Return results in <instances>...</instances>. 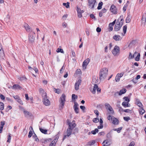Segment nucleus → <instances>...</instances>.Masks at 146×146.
Instances as JSON below:
<instances>
[{"label": "nucleus", "instance_id": "24", "mask_svg": "<svg viewBox=\"0 0 146 146\" xmlns=\"http://www.w3.org/2000/svg\"><path fill=\"white\" fill-rule=\"evenodd\" d=\"M122 105L124 107H129L130 106V104H129V102H123L122 104Z\"/></svg>", "mask_w": 146, "mask_h": 146}, {"label": "nucleus", "instance_id": "60", "mask_svg": "<svg viewBox=\"0 0 146 146\" xmlns=\"http://www.w3.org/2000/svg\"><path fill=\"white\" fill-rule=\"evenodd\" d=\"M135 143L134 142H131L129 146H134L135 145Z\"/></svg>", "mask_w": 146, "mask_h": 146}, {"label": "nucleus", "instance_id": "18", "mask_svg": "<svg viewBox=\"0 0 146 146\" xmlns=\"http://www.w3.org/2000/svg\"><path fill=\"white\" fill-rule=\"evenodd\" d=\"M98 87V86L97 84H94V86H93L92 89H91L90 90L92 93L93 94H95L96 93V91L97 90V89Z\"/></svg>", "mask_w": 146, "mask_h": 146}, {"label": "nucleus", "instance_id": "13", "mask_svg": "<svg viewBox=\"0 0 146 146\" xmlns=\"http://www.w3.org/2000/svg\"><path fill=\"white\" fill-rule=\"evenodd\" d=\"M39 92L41 94L42 98L45 97L47 96V94L44 90L42 88H40L39 89Z\"/></svg>", "mask_w": 146, "mask_h": 146}, {"label": "nucleus", "instance_id": "51", "mask_svg": "<svg viewBox=\"0 0 146 146\" xmlns=\"http://www.w3.org/2000/svg\"><path fill=\"white\" fill-rule=\"evenodd\" d=\"M122 129V128L121 127H120L118 128L117 129H115L114 130L117 131L118 133H119L120 132V131Z\"/></svg>", "mask_w": 146, "mask_h": 146}, {"label": "nucleus", "instance_id": "17", "mask_svg": "<svg viewBox=\"0 0 146 146\" xmlns=\"http://www.w3.org/2000/svg\"><path fill=\"white\" fill-rule=\"evenodd\" d=\"M141 20L142 23L145 25L146 21V13H144L143 14Z\"/></svg>", "mask_w": 146, "mask_h": 146}, {"label": "nucleus", "instance_id": "57", "mask_svg": "<svg viewBox=\"0 0 146 146\" xmlns=\"http://www.w3.org/2000/svg\"><path fill=\"white\" fill-rule=\"evenodd\" d=\"M96 81V79L95 78H93L92 80V83L94 85V84H96L95 83V81Z\"/></svg>", "mask_w": 146, "mask_h": 146}, {"label": "nucleus", "instance_id": "53", "mask_svg": "<svg viewBox=\"0 0 146 146\" xmlns=\"http://www.w3.org/2000/svg\"><path fill=\"white\" fill-rule=\"evenodd\" d=\"M32 135V131H30L29 133L28 137L29 138L31 137Z\"/></svg>", "mask_w": 146, "mask_h": 146}, {"label": "nucleus", "instance_id": "37", "mask_svg": "<svg viewBox=\"0 0 146 146\" xmlns=\"http://www.w3.org/2000/svg\"><path fill=\"white\" fill-rule=\"evenodd\" d=\"M131 21V17L130 16L128 15L126 19V23H129Z\"/></svg>", "mask_w": 146, "mask_h": 146}, {"label": "nucleus", "instance_id": "50", "mask_svg": "<svg viewBox=\"0 0 146 146\" xmlns=\"http://www.w3.org/2000/svg\"><path fill=\"white\" fill-rule=\"evenodd\" d=\"M77 96L74 94H72V98L73 100H75L77 99Z\"/></svg>", "mask_w": 146, "mask_h": 146}, {"label": "nucleus", "instance_id": "41", "mask_svg": "<svg viewBox=\"0 0 146 146\" xmlns=\"http://www.w3.org/2000/svg\"><path fill=\"white\" fill-rule=\"evenodd\" d=\"M56 51L58 52H61L63 53H64L63 50L62 49L58 48L56 50Z\"/></svg>", "mask_w": 146, "mask_h": 146}, {"label": "nucleus", "instance_id": "8", "mask_svg": "<svg viewBox=\"0 0 146 146\" xmlns=\"http://www.w3.org/2000/svg\"><path fill=\"white\" fill-rule=\"evenodd\" d=\"M120 50L119 47L117 46H115L112 50V53L114 56H116L119 53Z\"/></svg>", "mask_w": 146, "mask_h": 146}, {"label": "nucleus", "instance_id": "55", "mask_svg": "<svg viewBox=\"0 0 146 146\" xmlns=\"http://www.w3.org/2000/svg\"><path fill=\"white\" fill-rule=\"evenodd\" d=\"M123 119L125 121H127L130 119V118L129 117H124Z\"/></svg>", "mask_w": 146, "mask_h": 146}, {"label": "nucleus", "instance_id": "64", "mask_svg": "<svg viewBox=\"0 0 146 146\" xmlns=\"http://www.w3.org/2000/svg\"><path fill=\"white\" fill-rule=\"evenodd\" d=\"M80 108L83 110H85V107L84 106H80Z\"/></svg>", "mask_w": 146, "mask_h": 146}, {"label": "nucleus", "instance_id": "61", "mask_svg": "<svg viewBox=\"0 0 146 146\" xmlns=\"http://www.w3.org/2000/svg\"><path fill=\"white\" fill-rule=\"evenodd\" d=\"M96 30L97 32L98 33L100 32L101 30V28L99 27H98L97 28Z\"/></svg>", "mask_w": 146, "mask_h": 146}, {"label": "nucleus", "instance_id": "52", "mask_svg": "<svg viewBox=\"0 0 146 146\" xmlns=\"http://www.w3.org/2000/svg\"><path fill=\"white\" fill-rule=\"evenodd\" d=\"M33 137L35 138V140L36 141H39L38 139L37 138V136L36 135L35 133L34 135H33Z\"/></svg>", "mask_w": 146, "mask_h": 146}, {"label": "nucleus", "instance_id": "1", "mask_svg": "<svg viewBox=\"0 0 146 146\" xmlns=\"http://www.w3.org/2000/svg\"><path fill=\"white\" fill-rule=\"evenodd\" d=\"M119 19H120V22H119L118 20H117V21L116 22L114 28L115 31H117L120 29L123 23V16H120Z\"/></svg>", "mask_w": 146, "mask_h": 146}, {"label": "nucleus", "instance_id": "12", "mask_svg": "<svg viewBox=\"0 0 146 146\" xmlns=\"http://www.w3.org/2000/svg\"><path fill=\"white\" fill-rule=\"evenodd\" d=\"M90 61L89 58H88L85 60L83 62L82 64V67L85 69L86 68V66L88 64Z\"/></svg>", "mask_w": 146, "mask_h": 146}, {"label": "nucleus", "instance_id": "44", "mask_svg": "<svg viewBox=\"0 0 146 146\" xmlns=\"http://www.w3.org/2000/svg\"><path fill=\"white\" fill-rule=\"evenodd\" d=\"M116 21V20H115L113 22L110 23L109 24V27L113 26L115 23Z\"/></svg>", "mask_w": 146, "mask_h": 146}, {"label": "nucleus", "instance_id": "40", "mask_svg": "<svg viewBox=\"0 0 146 146\" xmlns=\"http://www.w3.org/2000/svg\"><path fill=\"white\" fill-rule=\"evenodd\" d=\"M19 79L21 81L23 80H26V78L25 76H23L22 77H20Z\"/></svg>", "mask_w": 146, "mask_h": 146}, {"label": "nucleus", "instance_id": "16", "mask_svg": "<svg viewBox=\"0 0 146 146\" xmlns=\"http://www.w3.org/2000/svg\"><path fill=\"white\" fill-rule=\"evenodd\" d=\"M110 10L111 12L114 14H116L117 12L116 8L114 5H112L110 8Z\"/></svg>", "mask_w": 146, "mask_h": 146}, {"label": "nucleus", "instance_id": "11", "mask_svg": "<svg viewBox=\"0 0 146 146\" xmlns=\"http://www.w3.org/2000/svg\"><path fill=\"white\" fill-rule=\"evenodd\" d=\"M96 2L95 0H89L88 3L89 7L91 9L93 8Z\"/></svg>", "mask_w": 146, "mask_h": 146}, {"label": "nucleus", "instance_id": "35", "mask_svg": "<svg viewBox=\"0 0 146 146\" xmlns=\"http://www.w3.org/2000/svg\"><path fill=\"white\" fill-rule=\"evenodd\" d=\"M139 112L141 114L143 115L145 113V110L143 109V108H140L139 110Z\"/></svg>", "mask_w": 146, "mask_h": 146}, {"label": "nucleus", "instance_id": "28", "mask_svg": "<svg viewBox=\"0 0 146 146\" xmlns=\"http://www.w3.org/2000/svg\"><path fill=\"white\" fill-rule=\"evenodd\" d=\"M95 143V141L94 140H92L89 141L87 143V145H94Z\"/></svg>", "mask_w": 146, "mask_h": 146}, {"label": "nucleus", "instance_id": "43", "mask_svg": "<svg viewBox=\"0 0 146 146\" xmlns=\"http://www.w3.org/2000/svg\"><path fill=\"white\" fill-rule=\"evenodd\" d=\"M65 69V67H64V66H63L61 69H60V74H62L63 72H64V70Z\"/></svg>", "mask_w": 146, "mask_h": 146}, {"label": "nucleus", "instance_id": "54", "mask_svg": "<svg viewBox=\"0 0 146 146\" xmlns=\"http://www.w3.org/2000/svg\"><path fill=\"white\" fill-rule=\"evenodd\" d=\"M10 134L9 135V136L8 137L7 139L8 140L7 141L8 142L10 143L11 141V136L10 135Z\"/></svg>", "mask_w": 146, "mask_h": 146}, {"label": "nucleus", "instance_id": "23", "mask_svg": "<svg viewBox=\"0 0 146 146\" xmlns=\"http://www.w3.org/2000/svg\"><path fill=\"white\" fill-rule=\"evenodd\" d=\"M5 122L4 121H1V126L0 127V133H1L2 132L3 127L5 124Z\"/></svg>", "mask_w": 146, "mask_h": 146}, {"label": "nucleus", "instance_id": "39", "mask_svg": "<svg viewBox=\"0 0 146 146\" xmlns=\"http://www.w3.org/2000/svg\"><path fill=\"white\" fill-rule=\"evenodd\" d=\"M69 4L70 3L68 2H67L66 3H63V5L64 6H65L66 8H68L69 7Z\"/></svg>", "mask_w": 146, "mask_h": 146}, {"label": "nucleus", "instance_id": "20", "mask_svg": "<svg viewBox=\"0 0 146 146\" xmlns=\"http://www.w3.org/2000/svg\"><path fill=\"white\" fill-rule=\"evenodd\" d=\"M25 29L27 32H29L30 33L33 32L32 30L30 28V27L27 24H25Z\"/></svg>", "mask_w": 146, "mask_h": 146}, {"label": "nucleus", "instance_id": "10", "mask_svg": "<svg viewBox=\"0 0 146 146\" xmlns=\"http://www.w3.org/2000/svg\"><path fill=\"white\" fill-rule=\"evenodd\" d=\"M126 90L125 88H123L120 90L119 92H117L115 93L114 95L116 96L117 95L121 96L122 94H125L126 92Z\"/></svg>", "mask_w": 146, "mask_h": 146}, {"label": "nucleus", "instance_id": "7", "mask_svg": "<svg viewBox=\"0 0 146 146\" xmlns=\"http://www.w3.org/2000/svg\"><path fill=\"white\" fill-rule=\"evenodd\" d=\"M42 102L46 106H49L50 104V102L47 96L42 98Z\"/></svg>", "mask_w": 146, "mask_h": 146}, {"label": "nucleus", "instance_id": "6", "mask_svg": "<svg viewBox=\"0 0 146 146\" xmlns=\"http://www.w3.org/2000/svg\"><path fill=\"white\" fill-rule=\"evenodd\" d=\"M68 127L73 129L76 126V124L75 121L73 120L72 122H70L69 120L68 119L67 121Z\"/></svg>", "mask_w": 146, "mask_h": 146}, {"label": "nucleus", "instance_id": "27", "mask_svg": "<svg viewBox=\"0 0 146 146\" xmlns=\"http://www.w3.org/2000/svg\"><path fill=\"white\" fill-rule=\"evenodd\" d=\"M23 113L25 116L26 117H28L31 115V113L27 111L24 110Z\"/></svg>", "mask_w": 146, "mask_h": 146}, {"label": "nucleus", "instance_id": "19", "mask_svg": "<svg viewBox=\"0 0 146 146\" xmlns=\"http://www.w3.org/2000/svg\"><path fill=\"white\" fill-rule=\"evenodd\" d=\"M113 38L115 41L120 40L122 39V37L120 35H115L113 37Z\"/></svg>", "mask_w": 146, "mask_h": 146}, {"label": "nucleus", "instance_id": "25", "mask_svg": "<svg viewBox=\"0 0 146 146\" xmlns=\"http://www.w3.org/2000/svg\"><path fill=\"white\" fill-rule=\"evenodd\" d=\"M104 146H108L110 145V142L107 140H105L103 142Z\"/></svg>", "mask_w": 146, "mask_h": 146}, {"label": "nucleus", "instance_id": "48", "mask_svg": "<svg viewBox=\"0 0 146 146\" xmlns=\"http://www.w3.org/2000/svg\"><path fill=\"white\" fill-rule=\"evenodd\" d=\"M105 105L107 110L111 106L110 104L107 103H106Z\"/></svg>", "mask_w": 146, "mask_h": 146}, {"label": "nucleus", "instance_id": "14", "mask_svg": "<svg viewBox=\"0 0 146 146\" xmlns=\"http://www.w3.org/2000/svg\"><path fill=\"white\" fill-rule=\"evenodd\" d=\"M77 11L78 13V16L79 18H81L82 17V13H83L84 11L82 10H81L80 8L78 7L77 8Z\"/></svg>", "mask_w": 146, "mask_h": 146}, {"label": "nucleus", "instance_id": "5", "mask_svg": "<svg viewBox=\"0 0 146 146\" xmlns=\"http://www.w3.org/2000/svg\"><path fill=\"white\" fill-rule=\"evenodd\" d=\"M35 33L33 31L31 32L29 34V41L31 43L33 42L35 40Z\"/></svg>", "mask_w": 146, "mask_h": 146}, {"label": "nucleus", "instance_id": "63", "mask_svg": "<svg viewBox=\"0 0 146 146\" xmlns=\"http://www.w3.org/2000/svg\"><path fill=\"white\" fill-rule=\"evenodd\" d=\"M67 16H68V15H66V14L64 15L63 16L62 18L64 20H65L67 18Z\"/></svg>", "mask_w": 146, "mask_h": 146}, {"label": "nucleus", "instance_id": "29", "mask_svg": "<svg viewBox=\"0 0 146 146\" xmlns=\"http://www.w3.org/2000/svg\"><path fill=\"white\" fill-rule=\"evenodd\" d=\"M119 75L117 74L115 76V80L116 82H119V81L120 78H121V76H120Z\"/></svg>", "mask_w": 146, "mask_h": 146}, {"label": "nucleus", "instance_id": "4", "mask_svg": "<svg viewBox=\"0 0 146 146\" xmlns=\"http://www.w3.org/2000/svg\"><path fill=\"white\" fill-rule=\"evenodd\" d=\"M108 119L110 120L114 124H117L118 123V120L113 116L111 115H109L108 117Z\"/></svg>", "mask_w": 146, "mask_h": 146}, {"label": "nucleus", "instance_id": "59", "mask_svg": "<svg viewBox=\"0 0 146 146\" xmlns=\"http://www.w3.org/2000/svg\"><path fill=\"white\" fill-rule=\"evenodd\" d=\"M18 102L21 104H23V102L19 98L17 100Z\"/></svg>", "mask_w": 146, "mask_h": 146}, {"label": "nucleus", "instance_id": "58", "mask_svg": "<svg viewBox=\"0 0 146 146\" xmlns=\"http://www.w3.org/2000/svg\"><path fill=\"white\" fill-rule=\"evenodd\" d=\"M103 125L100 124V125L98 126V129H101L103 128Z\"/></svg>", "mask_w": 146, "mask_h": 146}, {"label": "nucleus", "instance_id": "56", "mask_svg": "<svg viewBox=\"0 0 146 146\" xmlns=\"http://www.w3.org/2000/svg\"><path fill=\"white\" fill-rule=\"evenodd\" d=\"M0 97L1 99L2 100H4L5 98V97L2 94L0 95Z\"/></svg>", "mask_w": 146, "mask_h": 146}, {"label": "nucleus", "instance_id": "31", "mask_svg": "<svg viewBox=\"0 0 146 146\" xmlns=\"http://www.w3.org/2000/svg\"><path fill=\"white\" fill-rule=\"evenodd\" d=\"M56 139H54L50 143L49 146H55L56 143Z\"/></svg>", "mask_w": 146, "mask_h": 146}, {"label": "nucleus", "instance_id": "15", "mask_svg": "<svg viewBox=\"0 0 146 146\" xmlns=\"http://www.w3.org/2000/svg\"><path fill=\"white\" fill-rule=\"evenodd\" d=\"M74 110L76 113H79V108L78 104L76 102H75L74 103Z\"/></svg>", "mask_w": 146, "mask_h": 146}, {"label": "nucleus", "instance_id": "2", "mask_svg": "<svg viewBox=\"0 0 146 146\" xmlns=\"http://www.w3.org/2000/svg\"><path fill=\"white\" fill-rule=\"evenodd\" d=\"M108 69L106 68L102 69L100 72V79L102 80L105 79L107 76L108 74Z\"/></svg>", "mask_w": 146, "mask_h": 146}, {"label": "nucleus", "instance_id": "3", "mask_svg": "<svg viewBox=\"0 0 146 146\" xmlns=\"http://www.w3.org/2000/svg\"><path fill=\"white\" fill-rule=\"evenodd\" d=\"M66 96L64 94H63L60 97L59 100V102L60 104V106L62 109H63V106L64 105L65 100Z\"/></svg>", "mask_w": 146, "mask_h": 146}, {"label": "nucleus", "instance_id": "36", "mask_svg": "<svg viewBox=\"0 0 146 146\" xmlns=\"http://www.w3.org/2000/svg\"><path fill=\"white\" fill-rule=\"evenodd\" d=\"M103 5V3L102 2H100L98 4L97 9H102V6Z\"/></svg>", "mask_w": 146, "mask_h": 146}, {"label": "nucleus", "instance_id": "42", "mask_svg": "<svg viewBox=\"0 0 146 146\" xmlns=\"http://www.w3.org/2000/svg\"><path fill=\"white\" fill-rule=\"evenodd\" d=\"M123 99L125 100L126 101L125 102H129L130 101V100L127 97H124Z\"/></svg>", "mask_w": 146, "mask_h": 146}, {"label": "nucleus", "instance_id": "34", "mask_svg": "<svg viewBox=\"0 0 146 146\" xmlns=\"http://www.w3.org/2000/svg\"><path fill=\"white\" fill-rule=\"evenodd\" d=\"M127 26L126 25H125L123 27V31L124 34H122L123 36H124L125 34L126 33L127 31ZM123 34V33H122Z\"/></svg>", "mask_w": 146, "mask_h": 146}, {"label": "nucleus", "instance_id": "22", "mask_svg": "<svg viewBox=\"0 0 146 146\" xmlns=\"http://www.w3.org/2000/svg\"><path fill=\"white\" fill-rule=\"evenodd\" d=\"M12 88L13 89H21L22 87L18 84H15L13 86Z\"/></svg>", "mask_w": 146, "mask_h": 146}, {"label": "nucleus", "instance_id": "47", "mask_svg": "<svg viewBox=\"0 0 146 146\" xmlns=\"http://www.w3.org/2000/svg\"><path fill=\"white\" fill-rule=\"evenodd\" d=\"M93 121L95 123L98 122L99 121V119L97 118H95L93 119Z\"/></svg>", "mask_w": 146, "mask_h": 146}, {"label": "nucleus", "instance_id": "9", "mask_svg": "<svg viewBox=\"0 0 146 146\" xmlns=\"http://www.w3.org/2000/svg\"><path fill=\"white\" fill-rule=\"evenodd\" d=\"M81 81L82 80L80 78L78 80L76 81L74 86L75 89L76 90H79V86L81 84Z\"/></svg>", "mask_w": 146, "mask_h": 146}, {"label": "nucleus", "instance_id": "38", "mask_svg": "<svg viewBox=\"0 0 146 146\" xmlns=\"http://www.w3.org/2000/svg\"><path fill=\"white\" fill-rule=\"evenodd\" d=\"M140 54L138 53L137 56L135 57V60L136 61H138L139 60L140 56Z\"/></svg>", "mask_w": 146, "mask_h": 146}, {"label": "nucleus", "instance_id": "49", "mask_svg": "<svg viewBox=\"0 0 146 146\" xmlns=\"http://www.w3.org/2000/svg\"><path fill=\"white\" fill-rule=\"evenodd\" d=\"M71 51V56H72L74 57L75 56L76 54L75 53L73 50H72Z\"/></svg>", "mask_w": 146, "mask_h": 146}, {"label": "nucleus", "instance_id": "46", "mask_svg": "<svg viewBox=\"0 0 146 146\" xmlns=\"http://www.w3.org/2000/svg\"><path fill=\"white\" fill-rule=\"evenodd\" d=\"M128 5L127 3L125 5L123 8V11L124 12H125L127 9V7Z\"/></svg>", "mask_w": 146, "mask_h": 146}, {"label": "nucleus", "instance_id": "32", "mask_svg": "<svg viewBox=\"0 0 146 146\" xmlns=\"http://www.w3.org/2000/svg\"><path fill=\"white\" fill-rule=\"evenodd\" d=\"M40 130L42 133L46 134L47 132V130L45 129H44L41 127L39 128Z\"/></svg>", "mask_w": 146, "mask_h": 146}, {"label": "nucleus", "instance_id": "30", "mask_svg": "<svg viewBox=\"0 0 146 146\" xmlns=\"http://www.w3.org/2000/svg\"><path fill=\"white\" fill-rule=\"evenodd\" d=\"M136 103L137 105L139 106L140 108H143V105L140 102L139 100H137L136 101Z\"/></svg>", "mask_w": 146, "mask_h": 146}, {"label": "nucleus", "instance_id": "33", "mask_svg": "<svg viewBox=\"0 0 146 146\" xmlns=\"http://www.w3.org/2000/svg\"><path fill=\"white\" fill-rule=\"evenodd\" d=\"M4 108V104L2 102H0V110H3Z\"/></svg>", "mask_w": 146, "mask_h": 146}, {"label": "nucleus", "instance_id": "62", "mask_svg": "<svg viewBox=\"0 0 146 146\" xmlns=\"http://www.w3.org/2000/svg\"><path fill=\"white\" fill-rule=\"evenodd\" d=\"M122 110L124 112H127V113L129 112V111H130L129 109H126V110H123V109H122Z\"/></svg>", "mask_w": 146, "mask_h": 146}, {"label": "nucleus", "instance_id": "21", "mask_svg": "<svg viewBox=\"0 0 146 146\" xmlns=\"http://www.w3.org/2000/svg\"><path fill=\"white\" fill-rule=\"evenodd\" d=\"M107 110H109L108 111V114L109 115H113L114 113V111L111 107V106Z\"/></svg>", "mask_w": 146, "mask_h": 146}, {"label": "nucleus", "instance_id": "26", "mask_svg": "<svg viewBox=\"0 0 146 146\" xmlns=\"http://www.w3.org/2000/svg\"><path fill=\"white\" fill-rule=\"evenodd\" d=\"M72 129H73L68 127L67 129V136H69L71 134L72 132Z\"/></svg>", "mask_w": 146, "mask_h": 146}, {"label": "nucleus", "instance_id": "45", "mask_svg": "<svg viewBox=\"0 0 146 146\" xmlns=\"http://www.w3.org/2000/svg\"><path fill=\"white\" fill-rule=\"evenodd\" d=\"M134 58V55H133L131 52H130L129 53V59H132Z\"/></svg>", "mask_w": 146, "mask_h": 146}]
</instances>
